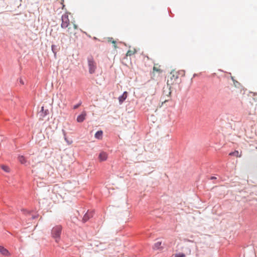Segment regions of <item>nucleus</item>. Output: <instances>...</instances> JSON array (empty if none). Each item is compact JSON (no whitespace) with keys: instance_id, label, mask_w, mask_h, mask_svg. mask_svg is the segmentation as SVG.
I'll list each match as a JSON object with an SVG mask.
<instances>
[{"instance_id":"obj_21","label":"nucleus","mask_w":257,"mask_h":257,"mask_svg":"<svg viewBox=\"0 0 257 257\" xmlns=\"http://www.w3.org/2000/svg\"><path fill=\"white\" fill-rule=\"evenodd\" d=\"M175 257H185V255L183 253H179L175 254Z\"/></svg>"},{"instance_id":"obj_28","label":"nucleus","mask_w":257,"mask_h":257,"mask_svg":"<svg viewBox=\"0 0 257 257\" xmlns=\"http://www.w3.org/2000/svg\"><path fill=\"white\" fill-rule=\"evenodd\" d=\"M211 179H215V177H212L211 178Z\"/></svg>"},{"instance_id":"obj_18","label":"nucleus","mask_w":257,"mask_h":257,"mask_svg":"<svg viewBox=\"0 0 257 257\" xmlns=\"http://www.w3.org/2000/svg\"><path fill=\"white\" fill-rule=\"evenodd\" d=\"M229 155L230 156H236L237 157H241V154H239V152L237 151H235L233 152H231V153H229Z\"/></svg>"},{"instance_id":"obj_11","label":"nucleus","mask_w":257,"mask_h":257,"mask_svg":"<svg viewBox=\"0 0 257 257\" xmlns=\"http://www.w3.org/2000/svg\"><path fill=\"white\" fill-rule=\"evenodd\" d=\"M127 96V92L125 91L123 92L122 95L118 97L119 102L120 104H121L124 100L126 98Z\"/></svg>"},{"instance_id":"obj_5","label":"nucleus","mask_w":257,"mask_h":257,"mask_svg":"<svg viewBox=\"0 0 257 257\" xmlns=\"http://www.w3.org/2000/svg\"><path fill=\"white\" fill-rule=\"evenodd\" d=\"M67 28H68L67 32L70 37L75 35L78 29V27L76 24L72 22V25Z\"/></svg>"},{"instance_id":"obj_23","label":"nucleus","mask_w":257,"mask_h":257,"mask_svg":"<svg viewBox=\"0 0 257 257\" xmlns=\"http://www.w3.org/2000/svg\"><path fill=\"white\" fill-rule=\"evenodd\" d=\"M79 104L75 105L74 106L73 108L74 109H76L77 108H78L79 107Z\"/></svg>"},{"instance_id":"obj_29","label":"nucleus","mask_w":257,"mask_h":257,"mask_svg":"<svg viewBox=\"0 0 257 257\" xmlns=\"http://www.w3.org/2000/svg\"><path fill=\"white\" fill-rule=\"evenodd\" d=\"M55 187H58L57 185H55Z\"/></svg>"},{"instance_id":"obj_3","label":"nucleus","mask_w":257,"mask_h":257,"mask_svg":"<svg viewBox=\"0 0 257 257\" xmlns=\"http://www.w3.org/2000/svg\"><path fill=\"white\" fill-rule=\"evenodd\" d=\"M62 23L61 26L62 28H66L72 25L70 23L69 19L68 14L67 13L64 14L61 17Z\"/></svg>"},{"instance_id":"obj_8","label":"nucleus","mask_w":257,"mask_h":257,"mask_svg":"<svg viewBox=\"0 0 257 257\" xmlns=\"http://www.w3.org/2000/svg\"><path fill=\"white\" fill-rule=\"evenodd\" d=\"M93 215V212L91 211H88L84 215L83 218V221L84 222L87 221L89 218L92 217Z\"/></svg>"},{"instance_id":"obj_12","label":"nucleus","mask_w":257,"mask_h":257,"mask_svg":"<svg viewBox=\"0 0 257 257\" xmlns=\"http://www.w3.org/2000/svg\"><path fill=\"white\" fill-rule=\"evenodd\" d=\"M86 115V114L85 111L82 112V113L77 117V121L79 122H82L85 119Z\"/></svg>"},{"instance_id":"obj_24","label":"nucleus","mask_w":257,"mask_h":257,"mask_svg":"<svg viewBox=\"0 0 257 257\" xmlns=\"http://www.w3.org/2000/svg\"><path fill=\"white\" fill-rule=\"evenodd\" d=\"M61 4L63 5V8L65 6L64 5V0H61Z\"/></svg>"},{"instance_id":"obj_22","label":"nucleus","mask_w":257,"mask_h":257,"mask_svg":"<svg viewBox=\"0 0 257 257\" xmlns=\"http://www.w3.org/2000/svg\"><path fill=\"white\" fill-rule=\"evenodd\" d=\"M65 141H67L68 144H69V145H70V144H71L72 143V141H69L67 140V138H65Z\"/></svg>"},{"instance_id":"obj_2","label":"nucleus","mask_w":257,"mask_h":257,"mask_svg":"<svg viewBox=\"0 0 257 257\" xmlns=\"http://www.w3.org/2000/svg\"><path fill=\"white\" fill-rule=\"evenodd\" d=\"M62 227L60 225H56L52 229V235L55 239L56 242H58L59 240L60 235L61 234Z\"/></svg>"},{"instance_id":"obj_19","label":"nucleus","mask_w":257,"mask_h":257,"mask_svg":"<svg viewBox=\"0 0 257 257\" xmlns=\"http://www.w3.org/2000/svg\"><path fill=\"white\" fill-rule=\"evenodd\" d=\"M18 159L20 162L22 164H25L26 162V159L24 156H19Z\"/></svg>"},{"instance_id":"obj_1","label":"nucleus","mask_w":257,"mask_h":257,"mask_svg":"<svg viewBox=\"0 0 257 257\" xmlns=\"http://www.w3.org/2000/svg\"><path fill=\"white\" fill-rule=\"evenodd\" d=\"M179 74L178 72L173 70L168 76L167 85L171 86L176 83L177 80L178 79Z\"/></svg>"},{"instance_id":"obj_27","label":"nucleus","mask_w":257,"mask_h":257,"mask_svg":"<svg viewBox=\"0 0 257 257\" xmlns=\"http://www.w3.org/2000/svg\"><path fill=\"white\" fill-rule=\"evenodd\" d=\"M146 57L147 58V59L148 60H149V59H150V58H149V57L148 56H146Z\"/></svg>"},{"instance_id":"obj_10","label":"nucleus","mask_w":257,"mask_h":257,"mask_svg":"<svg viewBox=\"0 0 257 257\" xmlns=\"http://www.w3.org/2000/svg\"><path fill=\"white\" fill-rule=\"evenodd\" d=\"M0 252L4 255L9 256L10 255L9 251L4 246L0 245Z\"/></svg>"},{"instance_id":"obj_15","label":"nucleus","mask_w":257,"mask_h":257,"mask_svg":"<svg viewBox=\"0 0 257 257\" xmlns=\"http://www.w3.org/2000/svg\"><path fill=\"white\" fill-rule=\"evenodd\" d=\"M102 134L103 133L101 131H97L95 134V137L96 139H100L102 138Z\"/></svg>"},{"instance_id":"obj_4","label":"nucleus","mask_w":257,"mask_h":257,"mask_svg":"<svg viewBox=\"0 0 257 257\" xmlns=\"http://www.w3.org/2000/svg\"><path fill=\"white\" fill-rule=\"evenodd\" d=\"M88 65L89 67V72L90 74L94 73L96 68V65L92 58L88 59Z\"/></svg>"},{"instance_id":"obj_20","label":"nucleus","mask_w":257,"mask_h":257,"mask_svg":"<svg viewBox=\"0 0 257 257\" xmlns=\"http://www.w3.org/2000/svg\"><path fill=\"white\" fill-rule=\"evenodd\" d=\"M1 168L5 172H10V168L8 166H5V165H2Z\"/></svg>"},{"instance_id":"obj_26","label":"nucleus","mask_w":257,"mask_h":257,"mask_svg":"<svg viewBox=\"0 0 257 257\" xmlns=\"http://www.w3.org/2000/svg\"><path fill=\"white\" fill-rule=\"evenodd\" d=\"M54 46H55L54 45H52V50L53 51V48H54Z\"/></svg>"},{"instance_id":"obj_7","label":"nucleus","mask_w":257,"mask_h":257,"mask_svg":"<svg viewBox=\"0 0 257 257\" xmlns=\"http://www.w3.org/2000/svg\"><path fill=\"white\" fill-rule=\"evenodd\" d=\"M108 154L104 152L100 153L98 156V159L100 162L105 161L107 159Z\"/></svg>"},{"instance_id":"obj_17","label":"nucleus","mask_w":257,"mask_h":257,"mask_svg":"<svg viewBox=\"0 0 257 257\" xmlns=\"http://www.w3.org/2000/svg\"><path fill=\"white\" fill-rule=\"evenodd\" d=\"M108 42L111 43L113 45V47L115 49L117 48L116 41H114L112 38H109L108 39Z\"/></svg>"},{"instance_id":"obj_14","label":"nucleus","mask_w":257,"mask_h":257,"mask_svg":"<svg viewBox=\"0 0 257 257\" xmlns=\"http://www.w3.org/2000/svg\"><path fill=\"white\" fill-rule=\"evenodd\" d=\"M153 71H156L159 73L162 72V70L160 68V66L158 64H155L153 67Z\"/></svg>"},{"instance_id":"obj_25","label":"nucleus","mask_w":257,"mask_h":257,"mask_svg":"<svg viewBox=\"0 0 257 257\" xmlns=\"http://www.w3.org/2000/svg\"><path fill=\"white\" fill-rule=\"evenodd\" d=\"M43 110H44V107H43V106H42V107H41V111L43 112Z\"/></svg>"},{"instance_id":"obj_9","label":"nucleus","mask_w":257,"mask_h":257,"mask_svg":"<svg viewBox=\"0 0 257 257\" xmlns=\"http://www.w3.org/2000/svg\"><path fill=\"white\" fill-rule=\"evenodd\" d=\"M55 189H54L52 191V194L50 195V199L53 201L54 203H56L58 201V196L54 192Z\"/></svg>"},{"instance_id":"obj_13","label":"nucleus","mask_w":257,"mask_h":257,"mask_svg":"<svg viewBox=\"0 0 257 257\" xmlns=\"http://www.w3.org/2000/svg\"><path fill=\"white\" fill-rule=\"evenodd\" d=\"M136 53H137V50H136V49L133 48L132 49H130L127 51V52L126 54V56H131L134 55L135 54H136Z\"/></svg>"},{"instance_id":"obj_16","label":"nucleus","mask_w":257,"mask_h":257,"mask_svg":"<svg viewBox=\"0 0 257 257\" xmlns=\"http://www.w3.org/2000/svg\"><path fill=\"white\" fill-rule=\"evenodd\" d=\"M162 244V242L158 241L156 242L154 245V248L156 249H158L161 248V246Z\"/></svg>"},{"instance_id":"obj_6","label":"nucleus","mask_w":257,"mask_h":257,"mask_svg":"<svg viewBox=\"0 0 257 257\" xmlns=\"http://www.w3.org/2000/svg\"><path fill=\"white\" fill-rule=\"evenodd\" d=\"M171 94V86H168L166 88H164L163 95V97L165 98L164 102L167 101L169 100L170 98Z\"/></svg>"}]
</instances>
